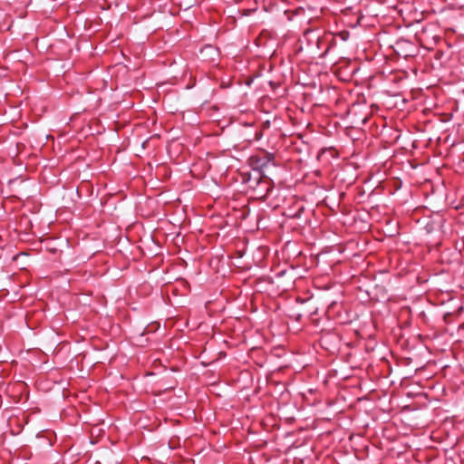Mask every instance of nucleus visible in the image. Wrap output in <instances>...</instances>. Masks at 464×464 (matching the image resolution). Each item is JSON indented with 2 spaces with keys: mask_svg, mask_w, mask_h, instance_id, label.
Segmentation results:
<instances>
[{
  "mask_svg": "<svg viewBox=\"0 0 464 464\" xmlns=\"http://www.w3.org/2000/svg\"><path fill=\"white\" fill-rule=\"evenodd\" d=\"M257 186L264 187V193H262V194L260 193L261 197H266L272 189L269 180H267V179H258Z\"/></svg>",
  "mask_w": 464,
  "mask_h": 464,
  "instance_id": "2",
  "label": "nucleus"
},
{
  "mask_svg": "<svg viewBox=\"0 0 464 464\" xmlns=\"http://www.w3.org/2000/svg\"><path fill=\"white\" fill-rule=\"evenodd\" d=\"M249 160L254 169H263L274 160V154L265 150L259 151L255 155H252Z\"/></svg>",
  "mask_w": 464,
  "mask_h": 464,
  "instance_id": "1",
  "label": "nucleus"
}]
</instances>
